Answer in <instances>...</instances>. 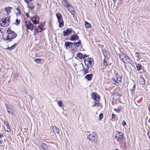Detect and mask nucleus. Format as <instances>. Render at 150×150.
<instances>
[{
  "label": "nucleus",
  "instance_id": "obj_1",
  "mask_svg": "<svg viewBox=\"0 0 150 150\" xmlns=\"http://www.w3.org/2000/svg\"><path fill=\"white\" fill-rule=\"evenodd\" d=\"M6 33L7 35L6 40L7 42L11 41L12 39H14L17 36L14 31L9 28L7 30Z\"/></svg>",
  "mask_w": 150,
  "mask_h": 150
},
{
  "label": "nucleus",
  "instance_id": "obj_2",
  "mask_svg": "<svg viewBox=\"0 0 150 150\" xmlns=\"http://www.w3.org/2000/svg\"><path fill=\"white\" fill-rule=\"evenodd\" d=\"M92 97L96 102L94 103L92 107L98 106H99V101L100 99V96L96 92L93 93L92 94Z\"/></svg>",
  "mask_w": 150,
  "mask_h": 150
},
{
  "label": "nucleus",
  "instance_id": "obj_3",
  "mask_svg": "<svg viewBox=\"0 0 150 150\" xmlns=\"http://www.w3.org/2000/svg\"><path fill=\"white\" fill-rule=\"evenodd\" d=\"M10 19L7 17L3 18L0 20V25L3 27H6L9 24Z\"/></svg>",
  "mask_w": 150,
  "mask_h": 150
},
{
  "label": "nucleus",
  "instance_id": "obj_4",
  "mask_svg": "<svg viewBox=\"0 0 150 150\" xmlns=\"http://www.w3.org/2000/svg\"><path fill=\"white\" fill-rule=\"evenodd\" d=\"M56 16L59 23V27L60 28H62L64 25V23L62 15L60 13H58L56 14Z\"/></svg>",
  "mask_w": 150,
  "mask_h": 150
},
{
  "label": "nucleus",
  "instance_id": "obj_5",
  "mask_svg": "<svg viewBox=\"0 0 150 150\" xmlns=\"http://www.w3.org/2000/svg\"><path fill=\"white\" fill-rule=\"evenodd\" d=\"M88 139L89 140L93 141L94 142H97V136L96 133L95 132L92 133L91 134H89L87 137Z\"/></svg>",
  "mask_w": 150,
  "mask_h": 150
},
{
  "label": "nucleus",
  "instance_id": "obj_6",
  "mask_svg": "<svg viewBox=\"0 0 150 150\" xmlns=\"http://www.w3.org/2000/svg\"><path fill=\"white\" fill-rule=\"evenodd\" d=\"M124 137V134L121 132H117L115 137V139L118 141H120L123 140Z\"/></svg>",
  "mask_w": 150,
  "mask_h": 150
},
{
  "label": "nucleus",
  "instance_id": "obj_7",
  "mask_svg": "<svg viewBox=\"0 0 150 150\" xmlns=\"http://www.w3.org/2000/svg\"><path fill=\"white\" fill-rule=\"evenodd\" d=\"M62 4L64 7L67 8L68 10H69V8L72 7L71 3L67 0H63L62 1Z\"/></svg>",
  "mask_w": 150,
  "mask_h": 150
},
{
  "label": "nucleus",
  "instance_id": "obj_8",
  "mask_svg": "<svg viewBox=\"0 0 150 150\" xmlns=\"http://www.w3.org/2000/svg\"><path fill=\"white\" fill-rule=\"evenodd\" d=\"M84 62L85 64H86L89 67L92 66L93 64V59L91 58L85 59Z\"/></svg>",
  "mask_w": 150,
  "mask_h": 150
},
{
  "label": "nucleus",
  "instance_id": "obj_9",
  "mask_svg": "<svg viewBox=\"0 0 150 150\" xmlns=\"http://www.w3.org/2000/svg\"><path fill=\"white\" fill-rule=\"evenodd\" d=\"M25 1L27 4V7L28 8L33 9L34 8V6L31 2L33 0H24Z\"/></svg>",
  "mask_w": 150,
  "mask_h": 150
},
{
  "label": "nucleus",
  "instance_id": "obj_10",
  "mask_svg": "<svg viewBox=\"0 0 150 150\" xmlns=\"http://www.w3.org/2000/svg\"><path fill=\"white\" fill-rule=\"evenodd\" d=\"M72 29L71 28H69L63 32V35L64 36H68L72 32Z\"/></svg>",
  "mask_w": 150,
  "mask_h": 150
},
{
  "label": "nucleus",
  "instance_id": "obj_11",
  "mask_svg": "<svg viewBox=\"0 0 150 150\" xmlns=\"http://www.w3.org/2000/svg\"><path fill=\"white\" fill-rule=\"evenodd\" d=\"M39 18L38 16H35L34 17L31 18V20L33 23L36 24L38 23L39 22Z\"/></svg>",
  "mask_w": 150,
  "mask_h": 150
},
{
  "label": "nucleus",
  "instance_id": "obj_12",
  "mask_svg": "<svg viewBox=\"0 0 150 150\" xmlns=\"http://www.w3.org/2000/svg\"><path fill=\"white\" fill-rule=\"evenodd\" d=\"M26 25L27 28L31 30H32L35 26H33V25L31 24L29 22H26Z\"/></svg>",
  "mask_w": 150,
  "mask_h": 150
},
{
  "label": "nucleus",
  "instance_id": "obj_13",
  "mask_svg": "<svg viewBox=\"0 0 150 150\" xmlns=\"http://www.w3.org/2000/svg\"><path fill=\"white\" fill-rule=\"evenodd\" d=\"M115 74L116 76L117 80L118 81L121 82L122 80V76L119 75L117 73L116 71H115Z\"/></svg>",
  "mask_w": 150,
  "mask_h": 150
},
{
  "label": "nucleus",
  "instance_id": "obj_14",
  "mask_svg": "<svg viewBox=\"0 0 150 150\" xmlns=\"http://www.w3.org/2000/svg\"><path fill=\"white\" fill-rule=\"evenodd\" d=\"M50 129H52L53 132L55 133L59 134V129L55 126L51 127Z\"/></svg>",
  "mask_w": 150,
  "mask_h": 150
},
{
  "label": "nucleus",
  "instance_id": "obj_15",
  "mask_svg": "<svg viewBox=\"0 0 150 150\" xmlns=\"http://www.w3.org/2000/svg\"><path fill=\"white\" fill-rule=\"evenodd\" d=\"M79 39V37L78 35L74 34L71 36L70 40L71 41H74L76 40H78Z\"/></svg>",
  "mask_w": 150,
  "mask_h": 150
},
{
  "label": "nucleus",
  "instance_id": "obj_16",
  "mask_svg": "<svg viewBox=\"0 0 150 150\" xmlns=\"http://www.w3.org/2000/svg\"><path fill=\"white\" fill-rule=\"evenodd\" d=\"M71 44L72 42H65L64 43V46L66 49H69L70 48Z\"/></svg>",
  "mask_w": 150,
  "mask_h": 150
},
{
  "label": "nucleus",
  "instance_id": "obj_17",
  "mask_svg": "<svg viewBox=\"0 0 150 150\" xmlns=\"http://www.w3.org/2000/svg\"><path fill=\"white\" fill-rule=\"evenodd\" d=\"M123 62L125 63H128L129 64H130V58L128 56H126L124 58L123 60Z\"/></svg>",
  "mask_w": 150,
  "mask_h": 150
},
{
  "label": "nucleus",
  "instance_id": "obj_18",
  "mask_svg": "<svg viewBox=\"0 0 150 150\" xmlns=\"http://www.w3.org/2000/svg\"><path fill=\"white\" fill-rule=\"evenodd\" d=\"M6 107L7 110V112L8 113L12 115L13 114V113L12 112V110L10 106L7 104H6Z\"/></svg>",
  "mask_w": 150,
  "mask_h": 150
},
{
  "label": "nucleus",
  "instance_id": "obj_19",
  "mask_svg": "<svg viewBox=\"0 0 150 150\" xmlns=\"http://www.w3.org/2000/svg\"><path fill=\"white\" fill-rule=\"evenodd\" d=\"M92 74H87L86 75L85 78L88 81H90L92 79Z\"/></svg>",
  "mask_w": 150,
  "mask_h": 150
},
{
  "label": "nucleus",
  "instance_id": "obj_20",
  "mask_svg": "<svg viewBox=\"0 0 150 150\" xmlns=\"http://www.w3.org/2000/svg\"><path fill=\"white\" fill-rule=\"evenodd\" d=\"M41 148L44 150H48V146L45 143H42L40 145Z\"/></svg>",
  "mask_w": 150,
  "mask_h": 150
},
{
  "label": "nucleus",
  "instance_id": "obj_21",
  "mask_svg": "<svg viewBox=\"0 0 150 150\" xmlns=\"http://www.w3.org/2000/svg\"><path fill=\"white\" fill-rule=\"evenodd\" d=\"M113 95L114 96L113 98H116L117 99H119L121 96L118 93L115 92H114Z\"/></svg>",
  "mask_w": 150,
  "mask_h": 150
},
{
  "label": "nucleus",
  "instance_id": "obj_22",
  "mask_svg": "<svg viewBox=\"0 0 150 150\" xmlns=\"http://www.w3.org/2000/svg\"><path fill=\"white\" fill-rule=\"evenodd\" d=\"M139 80L140 83L142 85H144L145 84V81L144 78L142 77H140L139 78Z\"/></svg>",
  "mask_w": 150,
  "mask_h": 150
},
{
  "label": "nucleus",
  "instance_id": "obj_23",
  "mask_svg": "<svg viewBox=\"0 0 150 150\" xmlns=\"http://www.w3.org/2000/svg\"><path fill=\"white\" fill-rule=\"evenodd\" d=\"M126 56V55L124 53H121L119 54V57L123 61L124 58Z\"/></svg>",
  "mask_w": 150,
  "mask_h": 150
},
{
  "label": "nucleus",
  "instance_id": "obj_24",
  "mask_svg": "<svg viewBox=\"0 0 150 150\" xmlns=\"http://www.w3.org/2000/svg\"><path fill=\"white\" fill-rule=\"evenodd\" d=\"M111 82L112 84L116 85L117 86H118L120 84V83L119 82H117L116 80L113 79H112L111 80Z\"/></svg>",
  "mask_w": 150,
  "mask_h": 150
},
{
  "label": "nucleus",
  "instance_id": "obj_25",
  "mask_svg": "<svg viewBox=\"0 0 150 150\" xmlns=\"http://www.w3.org/2000/svg\"><path fill=\"white\" fill-rule=\"evenodd\" d=\"M102 51L105 57H108L109 54L108 52L105 50H103Z\"/></svg>",
  "mask_w": 150,
  "mask_h": 150
},
{
  "label": "nucleus",
  "instance_id": "obj_26",
  "mask_svg": "<svg viewBox=\"0 0 150 150\" xmlns=\"http://www.w3.org/2000/svg\"><path fill=\"white\" fill-rule=\"evenodd\" d=\"M12 9L11 7H8L5 9V11L7 14H9L11 12V10Z\"/></svg>",
  "mask_w": 150,
  "mask_h": 150
},
{
  "label": "nucleus",
  "instance_id": "obj_27",
  "mask_svg": "<svg viewBox=\"0 0 150 150\" xmlns=\"http://www.w3.org/2000/svg\"><path fill=\"white\" fill-rule=\"evenodd\" d=\"M74 43L75 45V47H78L81 45V40H79L78 42H74Z\"/></svg>",
  "mask_w": 150,
  "mask_h": 150
},
{
  "label": "nucleus",
  "instance_id": "obj_28",
  "mask_svg": "<svg viewBox=\"0 0 150 150\" xmlns=\"http://www.w3.org/2000/svg\"><path fill=\"white\" fill-rule=\"evenodd\" d=\"M84 24L86 28H89L91 26V24L86 21H85Z\"/></svg>",
  "mask_w": 150,
  "mask_h": 150
},
{
  "label": "nucleus",
  "instance_id": "obj_29",
  "mask_svg": "<svg viewBox=\"0 0 150 150\" xmlns=\"http://www.w3.org/2000/svg\"><path fill=\"white\" fill-rule=\"evenodd\" d=\"M83 54H81V53H79L77 54V56L78 57H79L80 59H83Z\"/></svg>",
  "mask_w": 150,
  "mask_h": 150
},
{
  "label": "nucleus",
  "instance_id": "obj_30",
  "mask_svg": "<svg viewBox=\"0 0 150 150\" xmlns=\"http://www.w3.org/2000/svg\"><path fill=\"white\" fill-rule=\"evenodd\" d=\"M70 46V47L71 48V49L73 50L74 51H75L76 50L75 49V48L76 47H75V45L74 44V43H73L72 42V44H71Z\"/></svg>",
  "mask_w": 150,
  "mask_h": 150
},
{
  "label": "nucleus",
  "instance_id": "obj_31",
  "mask_svg": "<svg viewBox=\"0 0 150 150\" xmlns=\"http://www.w3.org/2000/svg\"><path fill=\"white\" fill-rule=\"evenodd\" d=\"M136 67L137 69L139 70H140L142 69L141 65V64H137Z\"/></svg>",
  "mask_w": 150,
  "mask_h": 150
},
{
  "label": "nucleus",
  "instance_id": "obj_32",
  "mask_svg": "<svg viewBox=\"0 0 150 150\" xmlns=\"http://www.w3.org/2000/svg\"><path fill=\"white\" fill-rule=\"evenodd\" d=\"M16 15L17 16H18L20 15V11L18 8H16Z\"/></svg>",
  "mask_w": 150,
  "mask_h": 150
},
{
  "label": "nucleus",
  "instance_id": "obj_33",
  "mask_svg": "<svg viewBox=\"0 0 150 150\" xmlns=\"http://www.w3.org/2000/svg\"><path fill=\"white\" fill-rule=\"evenodd\" d=\"M133 83H134V85L133 88H132V91H134L136 89V82H135L133 80Z\"/></svg>",
  "mask_w": 150,
  "mask_h": 150
},
{
  "label": "nucleus",
  "instance_id": "obj_34",
  "mask_svg": "<svg viewBox=\"0 0 150 150\" xmlns=\"http://www.w3.org/2000/svg\"><path fill=\"white\" fill-rule=\"evenodd\" d=\"M16 44H15L12 46L11 47H8V49L9 50H11L12 49H14V47L16 46Z\"/></svg>",
  "mask_w": 150,
  "mask_h": 150
},
{
  "label": "nucleus",
  "instance_id": "obj_35",
  "mask_svg": "<svg viewBox=\"0 0 150 150\" xmlns=\"http://www.w3.org/2000/svg\"><path fill=\"white\" fill-rule=\"evenodd\" d=\"M34 35H35L39 33V31H38V28H35L34 30Z\"/></svg>",
  "mask_w": 150,
  "mask_h": 150
},
{
  "label": "nucleus",
  "instance_id": "obj_36",
  "mask_svg": "<svg viewBox=\"0 0 150 150\" xmlns=\"http://www.w3.org/2000/svg\"><path fill=\"white\" fill-rule=\"evenodd\" d=\"M62 104V101L61 100H60L58 101L57 102V105L60 107H62L63 106Z\"/></svg>",
  "mask_w": 150,
  "mask_h": 150
},
{
  "label": "nucleus",
  "instance_id": "obj_37",
  "mask_svg": "<svg viewBox=\"0 0 150 150\" xmlns=\"http://www.w3.org/2000/svg\"><path fill=\"white\" fill-rule=\"evenodd\" d=\"M6 131L8 132H9L11 131V129H10V127L9 125L6 126Z\"/></svg>",
  "mask_w": 150,
  "mask_h": 150
},
{
  "label": "nucleus",
  "instance_id": "obj_38",
  "mask_svg": "<svg viewBox=\"0 0 150 150\" xmlns=\"http://www.w3.org/2000/svg\"><path fill=\"white\" fill-rule=\"evenodd\" d=\"M83 70L84 72V74H85L86 73H88V69H85V68H84L83 69Z\"/></svg>",
  "mask_w": 150,
  "mask_h": 150
},
{
  "label": "nucleus",
  "instance_id": "obj_39",
  "mask_svg": "<svg viewBox=\"0 0 150 150\" xmlns=\"http://www.w3.org/2000/svg\"><path fill=\"white\" fill-rule=\"evenodd\" d=\"M34 60L37 63H39L41 61V60L40 59H34Z\"/></svg>",
  "mask_w": 150,
  "mask_h": 150
},
{
  "label": "nucleus",
  "instance_id": "obj_40",
  "mask_svg": "<svg viewBox=\"0 0 150 150\" xmlns=\"http://www.w3.org/2000/svg\"><path fill=\"white\" fill-rule=\"evenodd\" d=\"M103 117V115L102 113H100L99 115V119L100 120Z\"/></svg>",
  "mask_w": 150,
  "mask_h": 150
},
{
  "label": "nucleus",
  "instance_id": "obj_41",
  "mask_svg": "<svg viewBox=\"0 0 150 150\" xmlns=\"http://www.w3.org/2000/svg\"><path fill=\"white\" fill-rule=\"evenodd\" d=\"M136 57L138 58H139L140 57V54L138 53H136L135 54Z\"/></svg>",
  "mask_w": 150,
  "mask_h": 150
},
{
  "label": "nucleus",
  "instance_id": "obj_42",
  "mask_svg": "<svg viewBox=\"0 0 150 150\" xmlns=\"http://www.w3.org/2000/svg\"><path fill=\"white\" fill-rule=\"evenodd\" d=\"M20 20H18V19H16V25H18L20 23Z\"/></svg>",
  "mask_w": 150,
  "mask_h": 150
},
{
  "label": "nucleus",
  "instance_id": "obj_43",
  "mask_svg": "<svg viewBox=\"0 0 150 150\" xmlns=\"http://www.w3.org/2000/svg\"><path fill=\"white\" fill-rule=\"evenodd\" d=\"M38 28H38V31H39V32H41V31H42V30H43V29H42V28H41L40 27V26H39H39H38Z\"/></svg>",
  "mask_w": 150,
  "mask_h": 150
},
{
  "label": "nucleus",
  "instance_id": "obj_44",
  "mask_svg": "<svg viewBox=\"0 0 150 150\" xmlns=\"http://www.w3.org/2000/svg\"><path fill=\"white\" fill-rule=\"evenodd\" d=\"M103 62V66H106V65H107L108 62H107L105 61V59H104Z\"/></svg>",
  "mask_w": 150,
  "mask_h": 150
},
{
  "label": "nucleus",
  "instance_id": "obj_45",
  "mask_svg": "<svg viewBox=\"0 0 150 150\" xmlns=\"http://www.w3.org/2000/svg\"><path fill=\"white\" fill-rule=\"evenodd\" d=\"M3 122L4 125L6 126L8 125V123L6 121H4Z\"/></svg>",
  "mask_w": 150,
  "mask_h": 150
},
{
  "label": "nucleus",
  "instance_id": "obj_46",
  "mask_svg": "<svg viewBox=\"0 0 150 150\" xmlns=\"http://www.w3.org/2000/svg\"><path fill=\"white\" fill-rule=\"evenodd\" d=\"M122 125L123 126H125L126 125V123L125 121H123L122 122Z\"/></svg>",
  "mask_w": 150,
  "mask_h": 150
},
{
  "label": "nucleus",
  "instance_id": "obj_47",
  "mask_svg": "<svg viewBox=\"0 0 150 150\" xmlns=\"http://www.w3.org/2000/svg\"><path fill=\"white\" fill-rule=\"evenodd\" d=\"M4 137V135L3 134H2V135L1 134V133H0V139H1L2 138Z\"/></svg>",
  "mask_w": 150,
  "mask_h": 150
},
{
  "label": "nucleus",
  "instance_id": "obj_48",
  "mask_svg": "<svg viewBox=\"0 0 150 150\" xmlns=\"http://www.w3.org/2000/svg\"><path fill=\"white\" fill-rule=\"evenodd\" d=\"M115 115L114 114H113L112 115V118H114L115 117Z\"/></svg>",
  "mask_w": 150,
  "mask_h": 150
},
{
  "label": "nucleus",
  "instance_id": "obj_49",
  "mask_svg": "<svg viewBox=\"0 0 150 150\" xmlns=\"http://www.w3.org/2000/svg\"><path fill=\"white\" fill-rule=\"evenodd\" d=\"M87 57V55L86 54H85L83 55V59Z\"/></svg>",
  "mask_w": 150,
  "mask_h": 150
},
{
  "label": "nucleus",
  "instance_id": "obj_50",
  "mask_svg": "<svg viewBox=\"0 0 150 150\" xmlns=\"http://www.w3.org/2000/svg\"><path fill=\"white\" fill-rule=\"evenodd\" d=\"M148 135L149 138H150V131L148 132Z\"/></svg>",
  "mask_w": 150,
  "mask_h": 150
},
{
  "label": "nucleus",
  "instance_id": "obj_51",
  "mask_svg": "<svg viewBox=\"0 0 150 150\" xmlns=\"http://www.w3.org/2000/svg\"><path fill=\"white\" fill-rule=\"evenodd\" d=\"M114 110L116 112H119V110L118 109H114Z\"/></svg>",
  "mask_w": 150,
  "mask_h": 150
},
{
  "label": "nucleus",
  "instance_id": "obj_52",
  "mask_svg": "<svg viewBox=\"0 0 150 150\" xmlns=\"http://www.w3.org/2000/svg\"><path fill=\"white\" fill-rule=\"evenodd\" d=\"M3 143V141L2 140H0V144H2Z\"/></svg>",
  "mask_w": 150,
  "mask_h": 150
},
{
  "label": "nucleus",
  "instance_id": "obj_53",
  "mask_svg": "<svg viewBox=\"0 0 150 150\" xmlns=\"http://www.w3.org/2000/svg\"><path fill=\"white\" fill-rule=\"evenodd\" d=\"M115 3L117 0H113Z\"/></svg>",
  "mask_w": 150,
  "mask_h": 150
},
{
  "label": "nucleus",
  "instance_id": "obj_54",
  "mask_svg": "<svg viewBox=\"0 0 150 150\" xmlns=\"http://www.w3.org/2000/svg\"><path fill=\"white\" fill-rule=\"evenodd\" d=\"M149 111H150V104L149 106Z\"/></svg>",
  "mask_w": 150,
  "mask_h": 150
},
{
  "label": "nucleus",
  "instance_id": "obj_55",
  "mask_svg": "<svg viewBox=\"0 0 150 150\" xmlns=\"http://www.w3.org/2000/svg\"><path fill=\"white\" fill-rule=\"evenodd\" d=\"M148 121L150 123V119Z\"/></svg>",
  "mask_w": 150,
  "mask_h": 150
},
{
  "label": "nucleus",
  "instance_id": "obj_56",
  "mask_svg": "<svg viewBox=\"0 0 150 150\" xmlns=\"http://www.w3.org/2000/svg\"><path fill=\"white\" fill-rule=\"evenodd\" d=\"M115 150H119L118 149H116Z\"/></svg>",
  "mask_w": 150,
  "mask_h": 150
},
{
  "label": "nucleus",
  "instance_id": "obj_57",
  "mask_svg": "<svg viewBox=\"0 0 150 150\" xmlns=\"http://www.w3.org/2000/svg\"><path fill=\"white\" fill-rule=\"evenodd\" d=\"M4 141H6V140H5V139H4Z\"/></svg>",
  "mask_w": 150,
  "mask_h": 150
},
{
  "label": "nucleus",
  "instance_id": "obj_58",
  "mask_svg": "<svg viewBox=\"0 0 150 150\" xmlns=\"http://www.w3.org/2000/svg\"><path fill=\"white\" fill-rule=\"evenodd\" d=\"M112 6V3L111 5V6Z\"/></svg>",
  "mask_w": 150,
  "mask_h": 150
},
{
  "label": "nucleus",
  "instance_id": "obj_59",
  "mask_svg": "<svg viewBox=\"0 0 150 150\" xmlns=\"http://www.w3.org/2000/svg\"><path fill=\"white\" fill-rule=\"evenodd\" d=\"M4 129H5V130H6V129H5V128H4Z\"/></svg>",
  "mask_w": 150,
  "mask_h": 150
},
{
  "label": "nucleus",
  "instance_id": "obj_60",
  "mask_svg": "<svg viewBox=\"0 0 150 150\" xmlns=\"http://www.w3.org/2000/svg\"><path fill=\"white\" fill-rule=\"evenodd\" d=\"M16 75H17V76H18V74H16Z\"/></svg>",
  "mask_w": 150,
  "mask_h": 150
},
{
  "label": "nucleus",
  "instance_id": "obj_61",
  "mask_svg": "<svg viewBox=\"0 0 150 150\" xmlns=\"http://www.w3.org/2000/svg\"><path fill=\"white\" fill-rule=\"evenodd\" d=\"M1 140H2V139H0Z\"/></svg>",
  "mask_w": 150,
  "mask_h": 150
}]
</instances>
